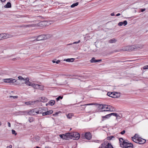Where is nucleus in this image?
Here are the masks:
<instances>
[{"label":"nucleus","instance_id":"9d476101","mask_svg":"<svg viewBox=\"0 0 148 148\" xmlns=\"http://www.w3.org/2000/svg\"><path fill=\"white\" fill-rule=\"evenodd\" d=\"M9 35L5 33L0 34V40L9 37Z\"/></svg>","mask_w":148,"mask_h":148},{"label":"nucleus","instance_id":"ddd939ff","mask_svg":"<svg viewBox=\"0 0 148 148\" xmlns=\"http://www.w3.org/2000/svg\"><path fill=\"white\" fill-rule=\"evenodd\" d=\"M146 142L145 139H143L141 138H138V143L139 144H143L145 143Z\"/></svg>","mask_w":148,"mask_h":148},{"label":"nucleus","instance_id":"4d7b16f0","mask_svg":"<svg viewBox=\"0 0 148 148\" xmlns=\"http://www.w3.org/2000/svg\"><path fill=\"white\" fill-rule=\"evenodd\" d=\"M120 13H118L116 15V16H120Z\"/></svg>","mask_w":148,"mask_h":148},{"label":"nucleus","instance_id":"7c9ffc66","mask_svg":"<svg viewBox=\"0 0 148 148\" xmlns=\"http://www.w3.org/2000/svg\"><path fill=\"white\" fill-rule=\"evenodd\" d=\"M18 97V96H9V98L10 99H11L13 98L14 99H17Z\"/></svg>","mask_w":148,"mask_h":148},{"label":"nucleus","instance_id":"dca6fc26","mask_svg":"<svg viewBox=\"0 0 148 148\" xmlns=\"http://www.w3.org/2000/svg\"><path fill=\"white\" fill-rule=\"evenodd\" d=\"M101 60H96L95 58H92V59L90 60V62L91 63H95L98 62H101Z\"/></svg>","mask_w":148,"mask_h":148},{"label":"nucleus","instance_id":"79ce46f5","mask_svg":"<svg viewBox=\"0 0 148 148\" xmlns=\"http://www.w3.org/2000/svg\"><path fill=\"white\" fill-rule=\"evenodd\" d=\"M123 23L124 26L126 25L127 24V22L126 20L124 21Z\"/></svg>","mask_w":148,"mask_h":148},{"label":"nucleus","instance_id":"6e6552de","mask_svg":"<svg viewBox=\"0 0 148 148\" xmlns=\"http://www.w3.org/2000/svg\"><path fill=\"white\" fill-rule=\"evenodd\" d=\"M37 111L36 108L30 110L29 111H28V114L32 115H35L36 114H37Z\"/></svg>","mask_w":148,"mask_h":148},{"label":"nucleus","instance_id":"49530a36","mask_svg":"<svg viewBox=\"0 0 148 148\" xmlns=\"http://www.w3.org/2000/svg\"><path fill=\"white\" fill-rule=\"evenodd\" d=\"M40 85L39 84H36V87L35 89H38L39 87V86H40Z\"/></svg>","mask_w":148,"mask_h":148},{"label":"nucleus","instance_id":"13d9d810","mask_svg":"<svg viewBox=\"0 0 148 148\" xmlns=\"http://www.w3.org/2000/svg\"><path fill=\"white\" fill-rule=\"evenodd\" d=\"M49 105V102L48 103H46V106H47L48 105Z\"/></svg>","mask_w":148,"mask_h":148},{"label":"nucleus","instance_id":"864d4df0","mask_svg":"<svg viewBox=\"0 0 148 148\" xmlns=\"http://www.w3.org/2000/svg\"><path fill=\"white\" fill-rule=\"evenodd\" d=\"M12 145H10L9 146H7L6 148H12Z\"/></svg>","mask_w":148,"mask_h":148},{"label":"nucleus","instance_id":"603ef678","mask_svg":"<svg viewBox=\"0 0 148 148\" xmlns=\"http://www.w3.org/2000/svg\"><path fill=\"white\" fill-rule=\"evenodd\" d=\"M8 126L9 127H11V124L9 122H8Z\"/></svg>","mask_w":148,"mask_h":148},{"label":"nucleus","instance_id":"7ed1b4c3","mask_svg":"<svg viewBox=\"0 0 148 148\" xmlns=\"http://www.w3.org/2000/svg\"><path fill=\"white\" fill-rule=\"evenodd\" d=\"M50 37L49 35L48 34L41 35L38 36L37 37H34L33 38L34 39V40L32 41H38L42 40H45Z\"/></svg>","mask_w":148,"mask_h":148},{"label":"nucleus","instance_id":"5701e85b","mask_svg":"<svg viewBox=\"0 0 148 148\" xmlns=\"http://www.w3.org/2000/svg\"><path fill=\"white\" fill-rule=\"evenodd\" d=\"M11 6V4L9 2H8L7 4L4 6L5 8H10Z\"/></svg>","mask_w":148,"mask_h":148},{"label":"nucleus","instance_id":"6ab92c4d","mask_svg":"<svg viewBox=\"0 0 148 148\" xmlns=\"http://www.w3.org/2000/svg\"><path fill=\"white\" fill-rule=\"evenodd\" d=\"M137 135L136 134L133 137H132L133 140L134 142L136 143H138V137H136V136Z\"/></svg>","mask_w":148,"mask_h":148},{"label":"nucleus","instance_id":"412c9836","mask_svg":"<svg viewBox=\"0 0 148 148\" xmlns=\"http://www.w3.org/2000/svg\"><path fill=\"white\" fill-rule=\"evenodd\" d=\"M75 60V59L73 58H68L66 59H64V61H66L68 62H73Z\"/></svg>","mask_w":148,"mask_h":148},{"label":"nucleus","instance_id":"3c124183","mask_svg":"<svg viewBox=\"0 0 148 148\" xmlns=\"http://www.w3.org/2000/svg\"><path fill=\"white\" fill-rule=\"evenodd\" d=\"M60 62V60H58L56 62V64H58Z\"/></svg>","mask_w":148,"mask_h":148},{"label":"nucleus","instance_id":"c03bdc74","mask_svg":"<svg viewBox=\"0 0 148 148\" xmlns=\"http://www.w3.org/2000/svg\"><path fill=\"white\" fill-rule=\"evenodd\" d=\"M25 103L26 105H31V103L30 101L26 102Z\"/></svg>","mask_w":148,"mask_h":148},{"label":"nucleus","instance_id":"09e8293b","mask_svg":"<svg viewBox=\"0 0 148 148\" xmlns=\"http://www.w3.org/2000/svg\"><path fill=\"white\" fill-rule=\"evenodd\" d=\"M73 48H75V49H76V48H78V46H77V45H73Z\"/></svg>","mask_w":148,"mask_h":148},{"label":"nucleus","instance_id":"a878e982","mask_svg":"<svg viewBox=\"0 0 148 148\" xmlns=\"http://www.w3.org/2000/svg\"><path fill=\"white\" fill-rule=\"evenodd\" d=\"M49 104L51 106H53L54 105L55 103V101L54 100H51L49 102Z\"/></svg>","mask_w":148,"mask_h":148},{"label":"nucleus","instance_id":"052dcab7","mask_svg":"<svg viewBox=\"0 0 148 148\" xmlns=\"http://www.w3.org/2000/svg\"><path fill=\"white\" fill-rule=\"evenodd\" d=\"M72 44H73V43H70V44H68L67 45H72Z\"/></svg>","mask_w":148,"mask_h":148},{"label":"nucleus","instance_id":"f704fd0d","mask_svg":"<svg viewBox=\"0 0 148 148\" xmlns=\"http://www.w3.org/2000/svg\"><path fill=\"white\" fill-rule=\"evenodd\" d=\"M117 114L118 113H110V116H111L112 115L113 116H115L116 117L117 116Z\"/></svg>","mask_w":148,"mask_h":148},{"label":"nucleus","instance_id":"1a4fd4ad","mask_svg":"<svg viewBox=\"0 0 148 148\" xmlns=\"http://www.w3.org/2000/svg\"><path fill=\"white\" fill-rule=\"evenodd\" d=\"M72 137L74 138L73 139L74 140H77L80 137L79 134L77 132H74L72 134Z\"/></svg>","mask_w":148,"mask_h":148},{"label":"nucleus","instance_id":"423d86ee","mask_svg":"<svg viewBox=\"0 0 148 148\" xmlns=\"http://www.w3.org/2000/svg\"><path fill=\"white\" fill-rule=\"evenodd\" d=\"M3 81L6 83H14L16 82V80L12 78L4 79Z\"/></svg>","mask_w":148,"mask_h":148},{"label":"nucleus","instance_id":"de8ad7c7","mask_svg":"<svg viewBox=\"0 0 148 148\" xmlns=\"http://www.w3.org/2000/svg\"><path fill=\"white\" fill-rule=\"evenodd\" d=\"M118 25L119 26H121L123 25V23L122 22H120L119 23Z\"/></svg>","mask_w":148,"mask_h":148},{"label":"nucleus","instance_id":"cd10ccee","mask_svg":"<svg viewBox=\"0 0 148 148\" xmlns=\"http://www.w3.org/2000/svg\"><path fill=\"white\" fill-rule=\"evenodd\" d=\"M110 114H109L106 115L105 116H103L102 117L103 119H108L110 117Z\"/></svg>","mask_w":148,"mask_h":148},{"label":"nucleus","instance_id":"c756f323","mask_svg":"<svg viewBox=\"0 0 148 148\" xmlns=\"http://www.w3.org/2000/svg\"><path fill=\"white\" fill-rule=\"evenodd\" d=\"M116 41V40H115V39L113 38L110 40L109 41V42L110 43H113L115 42Z\"/></svg>","mask_w":148,"mask_h":148},{"label":"nucleus","instance_id":"774afa93","mask_svg":"<svg viewBox=\"0 0 148 148\" xmlns=\"http://www.w3.org/2000/svg\"><path fill=\"white\" fill-rule=\"evenodd\" d=\"M99 148H101V147L100 148V147H99Z\"/></svg>","mask_w":148,"mask_h":148},{"label":"nucleus","instance_id":"f257e3e1","mask_svg":"<svg viewBox=\"0 0 148 148\" xmlns=\"http://www.w3.org/2000/svg\"><path fill=\"white\" fill-rule=\"evenodd\" d=\"M120 146L122 148H133L132 144L127 142V140H124L122 138L119 139Z\"/></svg>","mask_w":148,"mask_h":148},{"label":"nucleus","instance_id":"ea45409f","mask_svg":"<svg viewBox=\"0 0 148 148\" xmlns=\"http://www.w3.org/2000/svg\"><path fill=\"white\" fill-rule=\"evenodd\" d=\"M36 85V84L32 83L31 86L35 89Z\"/></svg>","mask_w":148,"mask_h":148},{"label":"nucleus","instance_id":"8fccbe9b","mask_svg":"<svg viewBox=\"0 0 148 148\" xmlns=\"http://www.w3.org/2000/svg\"><path fill=\"white\" fill-rule=\"evenodd\" d=\"M125 132V130H123L121 132V134H123Z\"/></svg>","mask_w":148,"mask_h":148},{"label":"nucleus","instance_id":"39448f33","mask_svg":"<svg viewBox=\"0 0 148 148\" xmlns=\"http://www.w3.org/2000/svg\"><path fill=\"white\" fill-rule=\"evenodd\" d=\"M100 108L101 109V112L108 111V105H100Z\"/></svg>","mask_w":148,"mask_h":148},{"label":"nucleus","instance_id":"a18cd8bd","mask_svg":"<svg viewBox=\"0 0 148 148\" xmlns=\"http://www.w3.org/2000/svg\"><path fill=\"white\" fill-rule=\"evenodd\" d=\"M80 42V40H79L77 42H73V44H77V43H79Z\"/></svg>","mask_w":148,"mask_h":148},{"label":"nucleus","instance_id":"f03ea898","mask_svg":"<svg viewBox=\"0 0 148 148\" xmlns=\"http://www.w3.org/2000/svg\"><path fill=\"white\" fill-rule=\"evenodd\" d=\"M143 46L144 45H136L128 46L127 47V49L125 50L130 51H131L139 50L142 48Z\"/></svg>","mask_w":148,"mask_h":148},{"label":"nucleus","instance_id":"0e129e2a","mask_svg":"<svg viewBox=\"0 0 148 148\" xmlns=\"http://www.w3.org/2000/svg\"><path fill=\"white\" fill-rule=\"evenodd\" d=\"M90 105V104H87L86 105Z\"/></svg>","mask_w":148,"mask_h":148},{"label":"nucleus","instance_id":"bf43d9fd","mask_svg":"<svg viewBox=\"0 0 148 148\" xmlns=\"http://www.w3.org/2000/svg\"><path fill=\"white\" fill-rule=\"evenodd\" d=\"M2 2H3L5 1L6 0H0Z\"/></svg>","mask_w":148,"mask_h":148},{"label":"nucleus","instance_id":"338daca9","mask_svg":"<svg viewBox=\"0 0 148 148\" xmlns=\"http://www.w3.org/2000/svg\"><path fill=\"white\" fill-rule=\"evenodd\" d=\"M1 125V123L0 122V126Z\"/></svg>","mask_w":148,"mask_h":148},{"label":"nucleus","instance_id":"680f3d73","mask_svg":"<svg viewBox=\"0 0 148 148\" xmlns=\"http://www.w3.org/2000/svg\"><path fill=\"white\" fill-rule=\"evenodd\" d=\"M52 62L53 63H56V61L54 60L52 61Z\"/></svg>","mask_w":148,"mask_h":148},{"label":"nucleus","instance_id":"c9c22d12","mask_svg":"<svg viewBox=\"0 0 148 148\" xmlns=\"http://www.w3.org/2000/svg\"><path fill=\"white\" fill-rule=\"evenodd\" d=\"M63 98V96H59L56 98V99L57 101H58L60 99H62Z\"/></svg>","mask_w":148,"mask_h":148},{"label":"nucleus","instance_id":"393cba45","mask_svg":"<svg viewBox=\"0 0 148 148\" xmlns=\"http://www.w3.org/2000/svg\"><path fill=\"white\" fill-rule=\"evenodd\" d=\"M45 22H44L42 21L38 23V25L39 26H40V27H43V26H42V25L44 26L45 25Z\"/></svg>","mask_w":148,"mask_h":148},{"label":"nucleus","instance_id":"72a5a7b5","mask_svg":"<svg viewBox=\"0 0 148 148\" xmlns=\"http://www.w3.org/2000/svg\"><path fill=\"white\" fill-rule=\"evenodd\" d=\"M24 26L25 27H31L34 26V25H25Z\"/></svg>","mask_w":148,"mask_h":148},{"label":"nucleus","instance_id":"a211bd4d","mask_svg":"<svg viewBox=\"0 0 148 148\" xmlns=\"http://www.w3.org/2000/svg\"><path fill=\"white\" fill-rule=\"evenodd\" d=\"M108 111H110L111 112H114L115 111V108L112 106H108Z\"/></svg>","mask_w":148,"mask_h":148},{"label":"nucleus","instance_id":"0eeeda50","mask_svg":"<svg viewBox=\"0 0 148 148\" xmlns=\"http://www.w3.org/2000/svg\"><path fill=\"white\" fill-rule=\"evenodd\" d=\"M101 148H113L111 144L108 143H103L101 144Z\"/></svg>","mask_w":148,"mask_h":148},{"label":"nucleus","instance_id":"20e7f679","mask_svg":"<svg viewBox=\"0 0 148 148\" xmlns=\"http://www.w3.org/2000/svg\"><path fill=\"white\" fill-rule=\"evenodd\" d=\"M107 95L113 98H117L119 97L118 94L116 92H109L107 93Z\"/></svg>","mask_w":148,"mask_h":148},{"label":"nucleus","instance_id":"a19ab883","mask_svg":"<svg viewBox=\"0 0 148 148\" xmlns=\"http://www.w3.org/2000/svg\"><path fill=\"white\" fill-rule=\"evenodd\" d=\"M12 134H14L15 135H16L17 134L16 131L14 130H12Z\"/></svg>","mask_w":148,"mask_h":148},{"label":"nucleus","instance_id":"c85d7f7f","mask_svg":"<svg viewBox=\"0 0 148 148\" xmlns=\"http://www.w3.org/2000/svg\"><path fill=\"white\" fill-rule=\"evenodd\" d=\"M59 136L61 138L63 139H66V137L65 136V134H60Z\"/></svg>","mask_w":148,"mask_h":148},{"label":"nucleus","instance_id":"9b49d317","mask_svg":"<svg viewBox=\"0 0 148 148\" xmlns=\"http://www.w3.org/2000/svg\"><path fill=\"white\" fill-rule=\"evenodd\" d=\"M36 109L37 110V114H42L44 112H43V111H46L47 110V108H36Z\"/></svg>","mask_w":148,"mask_h":148},{"label":"nucleus","instance_id":"473e14b6","mask_svg":"<svg viewBox=\"0 0 148 148\" xmlns=\"http://www.w3.org/2000/svg\"><path fill=\"white\" fill-rule=\"evenodd\" d=\"M39 87L38 88V89H40L41 90H43V88H44V86L43 85H40V86H39Z\"/></svg>","mask_w":148,"mask_h":148},{"label":"nucleus","instance_id":"aec40b11","mask_svg":"<svg viewBox=\"0 0 148 148\" xmlns=\"http://www.w3.org/2000/svg\"><path fill=\"white\" fill-rule=\"evenodd\" d=\"M40 100L42 102H46L48 101V99L45 97H42L41 98Z\"/></svg>","mask_w":148,"mask_h":148},{"label":"nucleus","instance_id":"5fc2aeb1","mask_svg":"<svg viewBox=\"0 0 148 148\" xmlns=\"http://www.w3.org/2000/svg\"><path fill=\"white\" fill-rule=\"evenodd\" d=\"M110 15L112 16H113L114 15V13L113 12V13H111Z\"/></svg>","mask_w":148,"mask_h":148},{"label":"nucleus","instance_id":"69168bd1","mask_svg":"<svg viewBox=\"0 0 148 148\" xmlns=\"http://www.w3.org/2000/svg\"><path fill=\"white\" fill-rule=\"evenodd\" d=\"M137 134V135L136 136V137H137V136H138V134Z\"/></svg>","mask_w":148,"mask_h":148},{"label":"nucleus","instance_id":"4be33fe9","mask_svg":"<svg viewBox=\"0 0 148 148\" xmlns=\"http://www.w3.org/2000/svg\"><path fill=\"white\" fill-rule=\"evenodd\" d=\"M65 136L66 137V139L68 138H70L71 136H72V134L70 133H68L66 134H65Z\"/></svg>","mask_w":148,"mask_h":148},{"label":"nucleus","instance_id":"e2e57ef3","mask_svg":"<svg viewBox=\"0 0 148 148\" xmlns=\"http://www.w3.org/2000/svg\"><path fill=\"white\" fill-rule=\"evenodd\" d=\"M36 148H41V147H38V146H36Z\"/></svg>","mask_w":148,"mask_h":148},{"label":"nucleus","instance_id":"37998d69","mask_svg":"<svg viewBox=\"0 0 148 148\" xmlns=\"http://www.w3.org/2000/svg\"><path fill=\"white\" fill-rule=\"evenodd\" d=\"M143 69H148V65H146L143 67Z\"/></svg>","mask_w":148,"mask_h":148},{"label":"nucleus","instance_id":"f3484780","mask_svg":"<svg viewBox=\"0 0 148 148\" xmlns=\"http://www.w3.org/2000/svg\"><path fill=\"white\" fill-rule=\"evenodd\" d=\"M25 84L29 86H31L32 85V83L31 82L29 81V79L28 78H26L25 79Z\"/></svg>","mask_w":148,"mask_h":148},{"label":"nucleus","instance_id":"2eb2a0df","mask_svg":"<svg viewBox=\"0 0 148 148\" xmlns=\"http://www.w3.org/2000/svg\"><path fill=\"white\" fill-rule=\"evenodd\" d=\"M53 111L52 110H50L48 111H47L43 112L42 114V116H44L46 115H48L50 114L53 113Z\"/></svg>","mask_w":148,"mask_h":148},{"label":"nucleus","instance_id":"e433bc0d","mask_svg":"<svg viewBox=\"0 0 148 148\" xmlns=\"http://www.w3.org/2000/svg\"><path fill=\"white\" fill-rule=\"evenodd\" d=\"M18 78L19 79V80H23V81L25 80V79L23 77H22L21 76H19L18 77Z\"/></svg>","mask_w":148,"mask_h":148},{"label":"nucleus","instance_id":"58836bf2","mask_svg":"<svg viewBox=\"0 0 148 148\" xmlns=\"http://www.w3.org/2000/svg\"><path fill=\"white\" fill-rule=\"evenodd\" d=\"M72 115L71 114H69L67 115V117L69 119H70L72 117Z\"/></svg>","mask_w":148,"mask_h":148},{"label":"nucleus","instance_id":"4468645a","mask_svg":"<svg viewBox=\"0 0 148 148\" xmlns=\"http://www.w3.org/2000/svg\"><path fill=\"white\" fill-rule=\"evenodd\" d=\"M28 114V111H21L18 112V115H25Z\"/></svg>","mask_w":148,"mask_h":148},{"label":"nucleus","instance_id":"bb28decb","mask_svg":"<svg viewBox=\"0 0 148 148\" xmlns=\"http://www.w3.org/2000/svg\"><path fill=\"white\" fill-rule=\"evenodd\" d=\"M79 4L78 2H76L75 3H74L72 4L71 6V8H74L75 7L77 6Z\"/></svg>","mask_w":148,"mask_h":148},{"label":"nucleus","instance_id":"6e6d98bb","mask_svg":"<svg viewBox=\"0 0 148 148\" xmlns=\"http://www.w3.org/2000/svg\"><path fill=\"white\" fill-rule=\"evenodd\" d=\"M145 9H141V11L142 12H143V11H145Z\"/></svg>","mask_w":148,"mask_h":148},{"label":"nucleus","instance_id":"b1692460","mask_svg":"<svg viewBox=\"0 0 148 148\" xmlns=\"http://www.w3.org/2000/svg\"><path fill=\"white\" fill-rule=\"evenodd\" d=\"M116 119L117 120H119L121 119L122 117V115L121 114H119L118 113L117 114V116H116Z\"/></svg>","mask_w":148,"mask_h":148},{"label":"nucleus","instance_id":"4c0bfd02","mask_svg":"<svg viewBox=\"0 0 148 148\" xmlns=\"http://www.w3.org/2000/svg\"><path fill=\"white\" fill-rule=\"evenodd\" d=\"M28 120L29 122H32L33 121V119L32 117H29Z\"/></svg>","mask_w":148,"mask_h":148},{"label":"nucleus","instance_id":"2f4dec72","mask_svg":"<svg viewBox=\"0 0 148 148\" xmlns=\"http://www.w3.org/2000/svg\"><path fill=\"white\" fill-rule=\"evenodd\" d=\"M113 138H114V137L113 136H109L107 137V139L109 140H111Z\"/></svg>","mask_w":148,"mask_h":148},{"label":"nucleus","instance_id":"f8f14e48","mask_svg":"<svg viewBox=\"0 0 148 148\" xmlns=\"http://www.w3.org/2000/svg\"><path fill=\"white\" fill-rule=\"evenodd\" d=\"M84 136L85 138L88 140H90L92 138V135L91 133L88 132L85 133Z\"/></svg>","mask_w":148,"mask_h":148}]
</instances>
